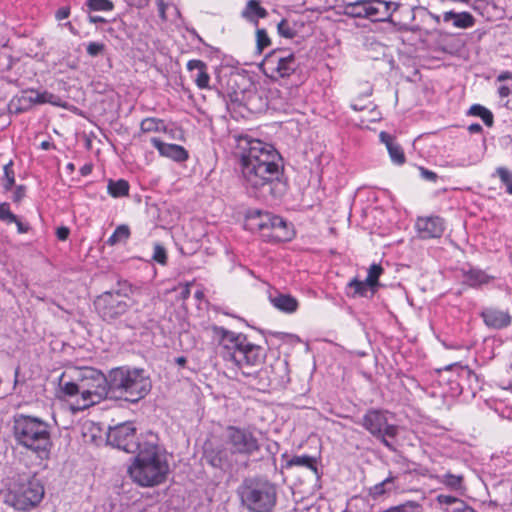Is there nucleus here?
I'll use <instances>...</instances> for the list:
<instances>
[{"label": "nucleus", "mask_w": 512, "mask_h": 512, "mask_svg": "<svg viewBox=\"0 0 512 512\" xmlns=\"http://www.w3.org/2000/svg\"><path fill=\"white\" fill-rule=\"evenodd\" d=\"M240 172L247 192L258 198L276 197L281 184L282 157L273 145L259 139L241 137Z\"/></svg>", "instance_id": "nucleus-1"}, {"label": "nucleus", "mask_w": 512, "mask_h": 512, "mask_svg": "<svg viewBox=\"0 0 512 512\" xmlns=\"http://www.w3.org/2000/svg\"><path fill=\"white\" fill-rule=\"evenodd\" d=\"M136 453L128 468L131 479L142 487H153L164 482L169 473V464L157 436L152 432L143 435L142 446Z\"/></svg>", "instance_id": "nucleus-2"}, {"label": "nucleus", "mask_w": 512, "mask_h": 512, "mask_svg": "<svg viewBox=\"0 0 512 512\" xmlns=\"http://www.w3.org/2000/svg\"><path fill=\"white\" fill-rule=\"evenodd\" d=\"M64 373L60 378V389L66 397H75V410H84L100 403L110 393L108 375L93 368H84L77 371V377L65 380Z\"/></svg>", "instance_id": "nucleus-3"}, {"label": "nucleus", "mask_w": 512, "mask_h": 512, "mask_svg": "<svg viewBox=\"0 0 512 512\" xmlns=\"http://www.w3.org/2000/svg\"><path fill=\"white\" fill-rule=\"evenodd\" d=\"M214 331L221 338L223 359L231 362L243 375H252L254 370L264 363L265 349L250 342L246 335L223 327H214Z\"/></svg>", "instance_id": "nucleus-4"}, {"label": "nucleus", "mask_w": 512, "mask_h": 512, "mask_svg": "<svg viewBox=\"0 0 512 512\" xmlns=\"http://www.w3.org/2000/svg\"><path fill=\"white\" fill-rule=\"evenodd\" d=\"M13 437L16 443L40 460L50 457L52 440L50 425L39 417L18 414L13 419Z\"/></svg>", "instance_id": "nucleus-5"}, {"label": "nucleus", "mask_w": 512, "mask_h": 512, "mask_svg": "<svg viewBox=\"0 0 512 512\" xmlns=\"http://www.w3.org/2000/svg\"><path fill=\"white\" fill-rule=\"evenodd\" d=\"M110 394L126 401L136 403L151 390L149 375L142 368L122 366L108 373Z\"/></svg>", "instance_id": "nucleus-6"}, {"label": "nucleus", "mask_w": 512, "mask_h": 512, "mask_svg": "<svg viewBox=\"0 0 512 512\" xmlns=\"http://www.w3.org/2000/svg\"><path fill=\"white\" fill-rule=\"evenodd\" d=\"M139 292V288L126 280L117 282L116 288L105 291L94 301L99 316L107 322L118 319L130 308L126 299Z\"/></svg>", "instance_id": "nucleus-7"}, {"label": "nucleus", "mask_w": 512, "mask_h": 512, "mask_svg": "<svg viewBox=\"0 0 512 512\" xmlns=\"http://www.w3.org/2000/svg\"><path fill=\"white\" fill-rule=\"evenodd\" d=\"M245 226L252 232H259L267 241H288L293 235V229L280 216L258 209L249 210Z\"/></svg>", "instance_id": "nucleus-8"}, {"label": "nucleus", "mask_w": 512, "mask_h": 512, "mask_svg": "<svg viewBox=\"0 0 512 512\" xmlns=\"http://www.w3.org/2000/svg\"><path fill=\"white\" fill-rule=\"evenodd\" d=\"M45 489L35 476L19 477L8 490L6 503L18 511L27 512L42 501Z\"/></svg>", "instance_id": "nucleus-9"}, {"label": "nucleus", "mask_w": 512, "mask_h": 512, "mask_svg": "<svg viewBox=\"0 0 512 512\" xmlns=\"http://www.w3.org/2000/svg\"><path fill=\"white\" fill-rule=\"evenodd\" d=\"M241 498L252 512H270L276 503V489L269 482L251 483L244 487Z\"/></svg>", "instance_id": "nucleus-10"}, {"label": "nucleus", "mask_w": 512, "mask_h": 512, "mask_svg": "<svg viewBox=\"0 0 512 512\" xmlns=\"http://www.w3.org/2000/svg\"><path fill=\"white\" fill-rule=\"evenodd\" d=\"M358 423L369 431L371 435L379 439L389 450H395L388 438H395L397 436L398 427L388 423L385 412L370 409Z\"/></svg>", "instance_id": "nucleus-11"}, {"label": "nucleus", "mask_w": 512, "mask_h": 512, "mask_svg": "<svg viewBox=\"0 0 512 512\" xmlns=\"http://www.w3.org/2000/svg\"><path fill=\"white\" fill-rule=\"evenodd\" d=\"M225 443L230 447L231 453L243 458H249L260 451L258 438L251 430L243 427H227Z\"/></svg>", "instance_id": "nucleus-12"}, {"label": "nucleus", "mask_w": 512, "mask_h": 512, "mask_svg": "<svg viewBox=\"0 0 512 512\" xmlns=\"http://www.w3.org/2000/svg\"><path fill=\"white\" fill-rule=\"evenodd\" d=\"M262 66L264 72L269 74L270 77L285 78L297 70L299 62L294 53L284 49H277L265 56Z\"/></svg>", "instance_id": "nucleus-13"}, {"label": "nucleus", "mask_w": 512, "mask_h": 512, "mask_svg": "<svg viewBox=\"0 0 512 512\" xmlns=\"http://www.w3.org/2000/svg\"><path fill=\"white\" fill-rule=\"evenodd\" d=\"M135 427L131 422H124L114 427H109L107 443L127 453H136L142 446V438L136 440Z\"/></svg>", "instance_id": "nucleus-14"}, {"label": "nucleus", "mask_w": 512, "mask_h": 512, "mask_svg": "<svg viewBox=\"0 0 512 512\" xmlns=\"http://www.w3.org/2000/svg\"><path fill=\"white\" fill-rule=\"evenodd\" d=\"M52 94L37 90H25L20 95L14 96L9 103L11 113L20 114L30 110L37 104L52 103Z\"/></svg>", "instance_id": "nucleus-15"}, {"label": "nucleus", "mask_w": 512, "mask_h": 512, "mask_svg": "<svg viewBox=\"0 0 512 512\" xmlns=\"http://www.w3.org/2000/svg\"><path fill=\"white\" fill-rule=\"evenodd\" d=\"M235 454L231 453L229 446L206 444L204 448V459L214 468L221 470L230 469L235 460Z\"/></svg>", "instance_id": "nucleus-16"}, {"label": "nucleus", "mask_w": 512, "mask_h": 512, "mask_svg": "<svg viewBox=\"0 0 512 512\" xmlns=\"http://www.w3.org/2000/svg\"><path fill=\"white\" fill-rule=\"evenodd\" d=\"M416 229L422 239L439 238L444 233L445 223L439 216L420 217L416 221Z\"/></svg>", "instance_id": "nucleus-17"}, {"label": "nucleus", "mask_w": 512, "mask_h": 512, "mask_svg": "<svg viewBox=\"0 0 512 512\" xmlns=\"http://www.w3.org/2000/svg\"><path fill=\"white\" fill-rule=\"evenodd\" d=\"M377 12V9H376ZM372 0H356L344 4L343 14L353 18H374Z\"/></svg>", "instance_id": "nucleus-18"}, {"label": "nucleus", "mask_w": 512, "mask_h": 512, "mask_svg": "<svg viewBox=\"0 0 512 512\" xmlns=\"http://www.w3.org/2000/svg\"><path fill=\"white\" fill-rule=\"evenodd\" d=\"M151 143L164 157L177 162L185 161L188 158L187 151L180 145L165 143L158 138H152Z\"/></svg>", "instance_id": "nucleus-19"}, {"label": "nucleus", "mask_w": 512, "mask_h": 512, "mask_svg": "<svg viewBox=\"0 0 512 512\" xmlns=\"http://www.w3.org/2000/svg\"><path fill=\"white\" fill-rule=\"evenodd\" d=\"M484 323L493 329H502L511 324V316L507 311L487 308L481 313Z\"/></svg>", "instance_id": "nucleus-20"}, {"label": "nucleus", "mask_w": 512, "mask_h": 512, "mask_svg": "<svg viewBox=\"0 0 512 512\" xmlns=\"http://www.w3.org/2000/svg\"><path fill=\"white\" fill-rule=\"evenodd\" d=\"M187 70L192 73L191 77L199 89L209 88L210 75L205 62L198 59L190 60L187 63Z\"/></svg>", "instance_id": "nucleus-21"}, {"label": "nucleus", "mask_w": 512, "mask_h": 512, "mask_svg": "<svg viewBox=\"0 0 512 512\" xmlns=\"http://www.w3.org/2000/svg\"><path fill=\"white\" fill-rule=\"evenodd\" d=\"M380 141L385 144L389 156L394 164L402 165L405 162V155L402 147L395 142L393 136L387 132H380Z\"/></svg>", "instance_id": "nucleus-22"}, {"label": "nucleus", "mask_w": 512, "mask_h": 512, "mask_svg": "<svg viewBox=\"0 0 512 512\" xmlns=\"http://www.w3.org/2000/svg\"><path fill=\"white\" fill-rule=\"evenodd\" d=\"M241 16L248 22L258 26L259 19H264L268 16L267 10L260 5L258 0H248Z\"/></svg>", "instance_id": "nucleus-23"}, {"label": "nucleus", "mask_w": 512, "mask_h": 512, "mask_svg": "<svg viewBox=\"0 0 512 512\" xmlns=\"http://www.w3.org/2000/svg\"><path fill=\"white\" fill-rule=\"evenodd\" d=\"M444 22H453V26L460 29H467L475 24L474 16L469 12L446 11L442 15Z\"/></svg>", "instance_id": "nucleus-24"}, {"label": "nucleus", "mask_w": 512, "mask_h": 512, "mask_svg": "<svg viewBox=\"0 0 512 512\" xmlns=\"http://www.w3.org/2000/svg\"><path fill=\"white\" fill-rule=\"evenodd\" d=\"M269 299L276 309L284 313H293L298 308L297 299L288 294L278 293L275 296H270Z\"/></svg>", "instance_id": "nucleus-25"}, {"label": "nucleus", "mask_w": 512, "mask_h": 512, "mask_svg": "<svg viewBox=\"0 0 512 512\" xmlns=\"http://www.w3.org/2000/svg\"><path fill=\"white\" fill-rule=\"evenodd\" d=\"M492 279L493 277L479 269H470L464 273V283L474 288L488 284Z\"/></svg>", "instance_id": "nucleus-26"}, {"label": "nucleus", "mask_w": 512, "mask_h": 512, "mask_svg": "<svg viewBox=\"0 0 512 512\" xmlns=\"http://www.w3.org/2000/svg\"><path fill=\"white\" fill-rule=\"evenodd\" d=\"M372 6L376 10L375 13H373L374 18L376 20L384 21L388 17L391 16V13L396 11L398 8V4L395 2H387L383 0H372Z\"/></svg>", "instance_id": "nucleus-27"}, {"label": "nucleus", "mask_w": 512, "mask_h": 512, "mask_svg": "<svg viewBox=\"0 0 512 512\" xmlns=\"http://www.w3.org/2000/svg\"><path fill=\"white\" fill-rule=\"evenodd\" d=\"M293 466L306 467L310 469L317 477H319L315 457L309 455H295L286 462L287 468H291Z\"/></svg>", "instance_id": "nucleus-28"}, {"label": "nucleus", "mask_w": 512, "mask_h": 512, "mask_svg": "<svg viewBox=\"0 0 512 512\" xmlns=\"http://www.w3.org/2000/svg\"><path fill=\"white\" fill-rule=\"evenodd\" d=\"M129 183L124 179H118L116 181L109 179L107 184V192L113 198H121L128 196L129 194Z\"/></svg>", "instance_id": "nucleus-29"}, {"label": "nucleus", "mask_w": 512, "mask_h": 512, "mask_svg": "<svg viewBox=\"0 0 512 512\" xmlns=\"http://www.w3.org/2000/svg\"><path fill=\"white\" fill-rule=\"evenodd\" d=\"M348 287L354 289V292L353 294H351V297H355L357 295L361 297H366L369 291H371V294H374L375 292V287L371 283H368L366 279L364 281H360L354 278L348 283ZM348 295L350 296V294Z\"/></svg>", "instance_id": "nucleus-30"}, {"label": "nucleus", "mask_w": 512, "mask_h": 512, "mask_svg": "<svg viewBox=\"0 0 512 512\" xmlns=\"http://www.w3.org/2000/svg\"><path fill=\"white\" fill-rule=\"evenodd\" d=\"M140 130L142 133L162 132L166 130V126L159 118L147 117L141 121Z\"/></svg>", "instance_id": "nucleus-31"}, {"label": "nucleus", "mask_w": 512, "mask_h": 512, "mask_svg": "<svg viewBox=\"0 0 512 512\" xmlns=\"http://www.w3.org/2000/svg\"><path fill=\"white\" fill-rule=\"evenodd\" d=\"M446 370H453L456 372L457 377L459 378L458 385H461V382H463V381H467L470 383L472 381V379L477 381V375L472 370H470L467 366H462V365L455 363V364H451V365L447 366Z\"/></svg>", "instance_id": "nucleus-32"}, {"label": "nucleus", "mask_w": 512, "mask_h": 512, "mask_svg": "<svg viewBox=\"0 0 512 512\" xmlns=\"http://www.w3.org/2000/svg\"><path fill=\"white\" fill-rule=\"evenodd\" d=\"M469 114L480 117L488 127L493 125L494 118L492 112L480 104L472 105L469 109Z\"/></svg>", "instance_id": "nucleus-33"}, {"label": "nucleus", "mask_w": 512, "mask_h": 512, "mask_svg": "<svg viewBox=\"0 0 512 512\" xmlns=\"http://www.w3.org/2000/svg\"><path fill=\"white\" fill-rule=\"evenodd\" d=\"M130 237V229L127 225L122 224L116 227L113 234L107 239L109 246H114L120 242H125Z\"/></svg>", "instance_id": "nucleus-34"}, {"label": "nucleus", "mask_w": 512, "mask_h": 512, "mask_svg": "<svg viewBox=\"0 0 512 512\" xmlns=\"http://www.w3.org/2000/svg\"><path fill=\"white\" fill-rule=\"evenodd\" d=\"M495 175L499 177L501 183L505 186L506 193L512 195V172L506 167H498L495 170Z\"/></svg>", "instance_id": "nucleus-35"}, {"label": "nucleus", "mask_w": 512, "mask_h": 512, "mask_svg": "<svg viewBox=\"0 0 512 512\" xmlns=\"http://www.w3.org/2000/svg\"><path fill=\"white\" fill-rule=\"evenodd\" d=\"M441 482L452 490H460L462 488L463 478L460 475L447 473L443 475Z\"/></svg>", "instance_id": "nucleus-36"}, {"label": "nucleus", "mask_w": 512, "mask_h": 512, "mask_svg": "<svg viewBox=\"0 0 512 512\" xmlns=\"http://www.w3.org/2000/svg\"><path fill=\"white\" fill-rule=\"evenodd\" d=\"M3 170H4V177L2 180L3 188L5 190H10L15 183L12 161L5 164Z\"/></svg>", "instance_id": "nucleus-37"}, {"label": "nucleus", "mask_w": 512, "mask_h": 512, "mask_svg": "<svg viewBox=\"0 0 512 512\" xmlns=\"http://www.w3.org/2000/svg\"><path fill=\"white\" fill-rule=\"evenodd\" d=\"M271 40L265 29L259 28L256 30V48L258 53H262V51L270 46Z\"/></svg>", "instance_id": "nucleus-38"}, {"label": "nucleus", "mask_w": 512, "mask_h": 512, "mask_svg": "<svg viewBox=\"0 0 512 512\" xmlns=\"http://www.w3.org/2000/svg\"><path fill=\"white\" fill-rule=\"evenodd\" d=\"M87 6L93 11H111L114 8L110 0H87Z\"/></svg>", "instance_id": "nucleus-39"}, {"label": "nucleus", "mask_w": 512, "mask_h": 512, "mask_svg": "<svg viewBox=\"0 0 512 512\" xmlns=\"http://www.w3.org/2000/svg\"><path fill=\"white\" fill-rule=\"evenodd\" d=\"M383 272V268L378 264H372L368 269V275L366 280L371 283L374 287L378 285V279Z\"/></svg>", "instance_id": "nucleus-40"}, {"label": "nucleus", "mask_w": 512, "mask_h": 512, "mask_svg": "<svg viewBox=\"0 0 512 512\" xmlns=\"http://www.w3.org/2000/svg\"><path fill=\"white\" fill-rule=\"evenodd\" d=\"M277 30L281 36H283L287 39H292L296 35L295 30L290 26L289 22L286 19H282L278 23Z\"/></svg>", "instance_id": "nucleus-41"}, {"label": "nucleus", "mask_w": 512, "mask_h": 512, "mask_svg": "<svg viewBox=\"0 0 512 512\" xmlns=\"http://www.w3.org/2000/svg\"><path fill=\"white\" fill-rule=\"evenodd\" d=\"M0 220L7 224L17 221V216L11 212L10 206L6 202L0 203Z\"/></svg>", "instance_id": "nucleus-42"}, {"label": "nucleus", "mask_w": 512, "mask_h": 512, "mask_svg": "<svg viewBox=\"0 0 512 512\" xmlns=\"http://www.w3.org/2000/svg\"><path fill=\"white\" fill-rule=\"evenodd\" d=\"M152 259L161 265H165L167 262V253L165 248L160 244L154 245V252Z\"/></svg>", "instance_id": "nucleus-43"}, {"label": "nucleus", "mask_w": 512, "mask_h": 512, "mask_svg": "<svg viewBox=\"0 0 512 512\" xmlns=\"http://www.w3.org/2000/svg\"><path fill=\"white\" fill-rule=\"evenodd\" d=\"M86 51L89 56L96 57L98 55L103 54V52L105 51V44L100 42H90L86 47Z\"/></svg>", "instance_id": "nucleus-44"}, {"label": "nucleus", "mask_w": 512, "mask_h": 512, "mask_svg": "<svg viewBox=\"0 0 512 512\" xmlns=\"http://www.w3.org/2000/svg\"><path fill=\"white\" fill-rule=\"evenodd\" d=\"M274 369H277L280 372H282V374L279 376V382L280 383H284V382H288L289 381V377H288V364H287L286 361H278L275 364Z\"/></svg>", "instance_id": "nucleus-45"}, {"label": "nucleus", "mask_w": 512, "mask_h": 512, "mask_svg": "<svg viewBox=\"0 0 512 512\" xmlns=\"http://www.w3.org/2000/svg\"><path fill=\"white\" fill-rule=\"evenodd\" d=\"M393 481V478L392 477H388L386 479H384L382 482L376 484L373 489H372V494L374 496H380L382 494L385 493V486L388 484V483H391Z\"/></svg>", "instance_id": "nucleus-46"}, {"label": "nucleus", "mask_w": 512, "mask_h": 512, "mask_svg": "<svg viewBox=\"0 0 512 512\" xmlns=\"http://www.w3.org/2000/svg\"><path fill=\"white\" fill-rule=\"evenodd\" d=\"M437 500L440 504H447V505H450L453 503H457V505H459V502H461L456 497H453L450 495H443V494L438 495Z\"/></svg>", "instance_id": "nucleus-47"}, {"label": "nucleus", "mask_w": 512, "mask_h": 512, "mask_svg": "<svg viewBox=\"0 0 512 512\" xmlns=\"http://www.w3.org/2000/svg\"><path fill=\"white\" fill-rule=\"evenodd\" d=\"M420 174L423 179L431 182H435L437 179V174L433 171L420 167Z\"/></svg>", "instance_id": "nucleus-48"}, {"label": "nucleus", "mask_w": 512, "mask_h": 512, "mask_svg": "<svg viewBox=\"0 0 512 512\" xmlns=\"http://www.w3.org/2000/svg\"><path fill=\"white\" fill-rule=\"evenodd\" d=\"M498 93L502 99L508 98L512 94V83L510 85H501Z\"/></svg>", "instance_id": "nucleus-49"}, {"label": "nucleus", "mask_w": 512, "mask_h": 512, "mask_svg": "<svg viewBox=\"0 0 512 512\" xmlns=\"http://www.w3.org/2000/svg\"><path fill=\"white\" fill-rule=\"evenodd\" d=\"M70 15V9L68 7H61L55 13V18L58 21L68 18Z\"/></svg>", "instance_id": "nucleus-50"}, {"label": "nucleus", "mask_w": 512, "mask_h": 512, "mask_svg": "<svg viewBox=\"0 0 512 512\" xmlns=\"http://www.w3.org/2000/svg\"><path fill=\"white\" fill-rule=\"evenodd\" d=\"M449 512H476L473 508L466 505L464 502H459V505L453 507Z\"/></svg>", "instance_id": "nucleus-51"}, {"label": "nucleus", "mask_w": 512, "mask_h": 512, "mask_svg": "<svg viewBox=\"0 0 512 512\" xmlns=\"http://www.w3.org/2000/svg\"><path fill=\"white\" fill-rule=\"evenodd\" d=\"M69 229L67 227H59L56 231L57 238L61 241H65L69 236Z\"/></svg>", "instance_id": "nucleus-52"}, {"label": "nucleus", "mask_w": 512, "mask_h": 512, "mask_svg": "<svg viewBox=\"0 0 512 512\" xmlns=\"http://www.w3.org/2000/svg\"><path fill=\"white\" fill-rule=\"evenodd\" d=\"M25 195V187L24 186H18L16 190L14 191L13 200L15 202H19Z\"/></svg>", "instance_id": "nucleus-53"}, {"label": "nucleus", "mask_w": 512, "mask_h": 512, "mask_svg": "<svg viewBox=\"0 0 512 512\" xmlns=\"http://www.w3.org/2000/svg\"><path fill=\"white\" fill-rule=\"evenodd\" d=\"M157 6L159 11V16L162 20H166V7L167 5L164 3L163 0H157Z\"/></svg>", "instance_id": "nucleus-54"}, {"label": "nucleus", "mask_w": 512, "mask_h": 512, "mask_svg": "<svg viewBox=\"0 0 512 512\" xmlns=\"http://www.w3.org/2000/svg\"><path fill=\"white\" fill-rule=\"evenodd\" d=\"M12 223L16 224L17 231L20 234L26 233L29 230V226L26 224H23L18 218H17V221H12Z\"/></svg>", "instance_id": "nucleus-55"}, {"label": "nucleus", "mask_w": 512, "mask_h": 512, "mask_svg": "<svg viewBox=\"0 0 512 512\" xmlns=\"http://www.w3.org/2000/svg\"><path fill=\"white\" fill-rule=\"evenodd\" d=\"M468 131L471 134L480 133L482 131V126L478 123H473L468 126Z\"/></svg>", "instance_id": "nucleus-56"}, {"label": "nucleus", "mask_w": 512, "mask_h": 512, "mask_svg": "<svg viewBox=\"0 0 512 512\" xmlns=\"http://www.w3.org/2000/svg\"><path fill=\"white\" fill-rule=\"evenodd\" d=\"M506 80H511L512 81V75L508 71L501 73L497 77V81H499V82H503V81H506Z\"/></svg>", "instance_id": "nucleus-57"}, {"label": "nucleus", "mask_w": 512, "mask_h": 512, "mask_svg": "<svg viewBox=\"0 0 512 512\" xmlns=\"http://www.w3.org/2000/svg\"><path fill=\"white\" fill-rule=\"evenodd\" d=\"M189 296H190V285L186 284L181 291V297H182V299L185 300V299L189 298Z\"/></svg>", "instance_id": "nucleus-58"}, {"label": "nucleus", "mask_w": 512, "mask_h": 512, "mask_svg": "<svg viewBox=\"0 0 512 512\" xmlns=\"http://www.w3.org/2000/svg\"><path fill=\"white\" fill-rule=\"evenodd\" d=\"M385 512H405V506L399 505V506L391 507V508L387 509Z\"/></svg>", "instance_id": "nucleus-59"}, {"label": "nucleus", "mask_w": 512, "mask_h": 512, "mask_svg": "<svg viewBox=\"0 0 512 512\" xmlns=\"http://www.w3.org/2000/svg\"><path fill=\"white\" fill-rule=\"evenodd\" d=\"M133 4L138 8H142L148 4V0H134Z\"/></svg>", "instance_id": "nucleus-60"}, {"label": "nucleus", "mask_w": 512, "mask_h": 512, "mask_svg": "<svg viewBox=\"0 0 512 512\" xmlns=\"http://www.w3.org/2000/svg\"><path fill=\"white\" fill-rule=\"evenodd\" d=\"M89 21L91 23L105 22V19L100 16H89Z\"/></svg>", "instance_id": "nucleus-61"}, {"label": "nucleus", "mask_w": 512, "mask_h": 512, "mask_svg": "<svg viewBox=\"0 0 512 512\" xmlns=\"http://www.w3.org/2000/svg\"><path fill=\"white\" fill-rule=\"evenodd\" d=\"M19 373H20V369L19 367H17L15 369V373H14V376H15V379H14V388L19 384L20 380H19Z\"/></svg>", "instance_id": "nucleus-62"}, {"label": "nucleus", "mask_w": 512, "mask_h": 512, "mask_svg": "<svg viewBox=\"0 0 512 512\" xmlns=\"http://www.w3.org/2000/svg\"><path fill=\"white\" fill-rule=\"evenodd\" d=\"M175 361L179 366H184L187 362L186 358L183 356L176 358Z\"/></svg>", "instance_id": "nucleus-63"}, {"label": "nucleus", "mask_w": 512, "mask_h": 512, "mask_svg": "<svg viewBox=\"0 0 512 512\" xmlns=\"http://www.w3.org/2000/svg\"><path fill=\"white\" fill-rule=\"evenodd\" d=\"M430 17L434 20L436 24H439L441 21V17L437 14L430 13Z\"/></svg>", "instance_id": "nucleus-64"}]
</instances>
